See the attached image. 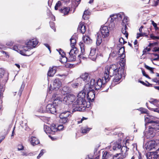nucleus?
Returning a JSON list of instances; mask_svg holds the SVG:
<instances>
[{
    "label": "nucleus",
    "mask_w": 159,
    "mask_h": 159,
    "mask_svg": "<svg viewBox=\"0 0 159 159\" xmlns=\"http://www.w3.org/2000/svg\"><path fill=\"white\" fill-rule=\"evenodd\" d=\"M39 111L41 113H44L47 112L46 107L45 106H42L39 110Z\"/></svg>",
    "instance_id": "obj_33"
},
{
    "label": "nucleus",
    "mask_w": 159,
    "mask_h": 159,
    "mask_svg": "<svg viewBox=\"0 0 159 159\" xmlns=\"http://www.w3.org/2000/svg\"><path fill=\"white\" fill-rule=\"evenodd\" d=\"M52 129H54L53 124L51 125L50 127L47 125H44L43 129L44 131L47 134H54V131Z\"/></svg>",
    "instance_id": "obj_12"
},
{
    "label": "nucleus",
    "mask_w": 159,
    "mask_h": 159,
    "mask_svg": "<svg viewBox=\"0 0 159 159\" xmlns=\"http://www.w3.org/2000/svg\"><path fill=\"white\" fill-rule=\"evenodd\" d=\"M159 129V125L157 123L152 124L148 127V130H146L144 132L145 135L148 138L153 137L155 135V132Z\"/></svg>",
    "instance_id": "obj_5"
},
{
    "label": "nucleus",
    "mask_w": 159,
    "mask_h": 159,
    "mask_svg": "<svg viewBox=\"0 0 159 159\" xmlns=\"http://www.w3.org/2000/svg\"><path fill=\"white\" fill-rule=\"evenodd\" d=\"M145 67L148 70H150V69H151V68H152V67H151L147 65H145Z\"/></svg>",
    "instance_id": "obj_62"
},
{
    "label": "nucleus",
    "mask_w": 159,
    "mask_h": 159,
    "mask_svg": "<svg viewBox=\"0 0 159 159\" xmlns=\"http://www.w3.org/2000/svg\"><path fill=\"white\" fill-rule=\"evenodd\" d=\"M120 148L121 153L122 154L123 158H125L128 155L127 152L128 151L129 148L126 146H121Z\"/></svg>",
    "instance_id": "obj_16"
},
{
    "label": "nucleus",
    "mask_w": 159,
    "mask_h": 159,
    "mask_svg": "<svg viewBox=\"0 0 159 159\" xmlns=\"http://www.w3.org/2000/svg\"><path fill=\"white\" fill-rule=\"evenodd\" d=\"M158 51H159V48H154V51L156 52H157Z\"/></svg>",
    "instance_id": "obj_64"
},
{
    "label": "nucleus",
    "mask_w": 159,
    "mask_h": 159,
    "mask_svg": "<svg viewBox=\"0 0 159 159\" xmlns=\"http://www.w3.org/2000/svg\"><path fill=\"white\" fill-rule=\"evenodd\" d=\"M78 85L79 84L77 83H75L72 84V86L74 88H76L78 87Z\"/></svg>",
    "instance_id": "obj_53"
},
{
    "label": "nucleus",
    "mask_w": 159,
    "mask_h": 159,
    "mask_svg": "<svg viewBox=\"0 0 159 159\" xmlns=\"http://www.w3.org/2000/svg\"><path fill=\"white\" fill-rule=\"evenodd\" d=\"M121 147V145L119 143H116L113 147L114 150H117L120 149Z\"/></svg>",
    "instance_id": "obj_31"
},
{
    "label": "nucleus",
    "mask_w": 159,
    "mask_h": 159,
    "mask_svg": "<svg viewBox=\"0 0 159 159\" xmlns=\"http://www.w3.org/2000/svg\"><path fill=\"white\" fill-rule=\"evenodd\" d=\"M140 111L142 113H147L148 110L142 108Z\"/></svg>",
    "instance_id": "obj_49"
},
{
    "label": "nucleus",
    "mask_w": 159,
    "mask_h": 159,
    "mask_svg": "<svg viewBox=\"0 0 159 159\" xmlns=\"http://www.w3.org/2000/svg\"><path fill=\"white\" fill-rule=\"evenodd\" d=\"M112 158V154L107 151L104 152L102 159H111Z\"/></svg>",
    "instance_id": "obj_20"
},
{
    "label": "nucleus",
    "mask_w": 159,
    "mask_h": 159,
    "mask_svg": "<svg viewBox=\"0 0 159 159\" xmlns=\"http://www.w3.org/2000/svg\"><path fill=\"white\" fill-rule=\"evenodd\" d=\"M50 25L51 28L53 29L54 31H56V29L54 28V23L53 22H50Z\"/></svg>",
    "instance_id": "obj_43"
},
{
    "label": "nucleus",
    "mask_w": 159,
    "mask_h": 159,
    "mask_svg": "<svg viewBox=\"0 0 159 159\" xmlns=\"http://www.w3.org/2000/svg\"><path fill=\"white\" fill-rule=\"evenodd\" d=\"M111 17L112 21H114L115 19H117V14L113 15L111 16Z\"/></svg>",
    "instance_id": "obj_42"
},
{
    "label": "nucleus",
    "mask_w": 159,
    "mask_h": 159,
    "mask_svg": "<svg viewBox=\"0 0 159 159\" xmlns=\"http://www.w3.org/2000/svg\"><path fill=\"white\" fill-rule=\"evenodd\" d=\"M70 11V8L68 7H65L63 9H61V11L63 13L64 15H66L68 14Z\"/></svg>",
    "instance_id": "obj_28"
},
{
    "label": "nucleus",
    "mask_w": 159,
    "mask_h": 159,
    "mask_svg": "<svg viewBox=\"0 0 159 159\" xmlns=\"http://www.w3.org/2000/svg\"><path fill=\"white\" fill-rule=\"evenodd\" d=\"M17 149L18 151L22 150L24 149V146L22 144H19L18 146Z\"/></svg>",
    "instance_id": "obj_41"
},
{
    "label": "nucleus",
    "mask_w": 159,
    "mask_h": 159,
    "mask_svg": "<svg viewBox=\"0 0 159 159\" xmlns=\"http://www.w3.org/2000/svg\"><path fill=\"white\" fill-rule=\"evenodd\" d=\"M96 49H92L90 52L89 57L92 60H94L95 59V57L96 56L95 55Z\"/></svg>",
    "instance_id": "obj_21"
},
{
    "label": "nucleus",
    "mask_w": 159,
    "mask_h": 159,
    "mask_svg": "<svg viewBox=\"0 0 159 159\" xmlns=\"http://www.w3.org/2000/svg\"><path fill=\"white\" fill-rule=\"evenodd\" d=\"M87 119V118H85L84 117H83V118L81 119L80 120L78 121V124L82 123L83 120H86Z\"/></svg>",
    "instance_id": "obj_57"
},
{
    "label": "nucleus",
    "mask_w": 159,
    "mask_h": 159,
    "mask_svg": "<svg viewBox=\"0 0 159 159\" xmlns=\"http://www.w3.org/2000/svg\"><path fill=\"white\" fill-rule=\"evenodd\" d=\"M150 37L152 39H159V37L158 36H156L152 35H151Z\"/></svg>",
    "instance_id": "obj_54"
},
{
    "label": "nucleus",
    "mask_w": 159,
    "mask_h": 159,
    "mask_svg": "<svg viewBox=\"0 0 159 159\" xmlns=\"http://www.w3.org/2000/svg\"><path fill=\"white\" fill-rule=\"evenodd\" d=\"M69 59L70 61H74L76 58V55L75 54H69Z\"/></svg>",
    "instance_id": "obj_32"
},
{
    "label": "nucleus",
    "mask_w": 159,
    "mask_h": 159,
    "mask_svg": "<svg viewBox=\"0 0 159 159\" xmlns=\"http://www.w3.org/2000/svg\"><path fill=\"white\" fill-rule=\"evenodd\" d=\"M156 146V143L155 141H150L147 144V149H148L149 150H151L154 148Z\"/></svg>",
    "instance_id": "obj_15"
},
{
    "label": "nucleus",
    "mask_w": 159,
    "mask_h": 159,
    "mask_svg": "<svg viewBox=\"0 0 159 159\" xmlns=\"http://www.w3.org/2000/svg\"><path fill=\"white\" fill-rule=\"evenodd\" d=\"M61 85V83L60 79L58 78L55 79L53 81V87L54 89L56 90L58 89Z\"/></svg>",
    "instance_id": "obj_13"
},
{
    "label": "nucleus",
    "mask_w": 159,
    "mask_h": 159,
    "mask_svg": "<svg viewBox=\"0 0 159 159\" xmlns=\"http://www.w3.org/2000/svg\"><path fill=\"white\" fill-rule=\"evenodd\" d=\"M81 49V53L80 55L78 56L79 57H80V58H81L84 59L86 58L85 57L82 56V55L84 54V53L85 52H84V43L80 42L79 44Z\"/></svg>",
    "instance_id": "obj_17"
},
{
    "label": "nucleus",
    "mask_w": 159,
    "mask_h": 159,
    "mask_svg": "<svg viewBox=\"0 0 159 159\" xmlns=\"http://www.w3.org/2000/svg\"><path fill=\"white\" fill-rule=\"evenodd\" d=\"M44 44L47 48H48V49L50 51V52H51V51L50 50V48L49 45L47 43H44Z\"/></svg>",
    "instance_id": "obj_58"
},
{
    "label": "nucleus",
    "mask_w": 159,
    "mask_h": 159,
    "mask_svg": "<svg viewBox=\"0 0 159 159\" xmlns=\"http://www.w3.org/2000/svg\"><path fill=\"white\" fill-rule=\"evenodd\" d=\"M24 87L25 84L23 82L18 93V95H19V96H20L22 93V92L23 91V89L24 88Z\"/></svg>",
    "instance_id": "obj_30"
},
{
    "label": "nucleus",
    "mask_w": 159,
    "mask_h": 159,
    "mask_svg": "<svg viewBox=\"0 0 159 159\" xmlns=\"http://www.w3.org/2000/svg\"><path fill=\"white\" fill-rule=\"evenodd\" d=\"M5 73V70L2 68H0V78H2Z\"/></svg>",
    "instance_id": "obj_36"
},
{
    "label": "nucleus",
    "mask_w": 159,
    "mask_h": 159,
    "mask_svg": "<svg viewBox=\"0 0 159 159\" xmlns=\"http://www.w3.org/2000/svg\"><path fill=\"white\" fill-rule=\"evenodd\" d=\"M3 85L2 84H0V92H2L3 90Z\"/></svg>",
    "instance_id": "obj_59"
},
{
    "label": "nucleus",
    "mask_w": 159,
    "mask_h": 159,
    "mask_svg": "<svg viewBox=\"0 0 159 159\" xmlns=\"http://www.w3.org/2000/svg\"><path fill=\"white\" fill-rule=\"evenodd\" d=\"M53 126L54 129H53V131H54V133L58 130H62L64 127L63 125H58L54 124H53Z\"/></svg>",
    "instance_id": "obj_23"
},
{
    "label": "nucleus",
    "mask_w": 159,
    "mask_h": 159,
    "mask_svg": "<svg viewBox=\"0 0 159 159\" xmlns=\"http://www.w3.org/2000/svg\"><path fill=\"white\" fill-rule=\"evenodd\" d=\"M56 67H53L52 68H50L48 72V75L49 76H52L56 73Z\"/></svg>",
    "instance_id": "obj_22"
},
{
    "label": "nucleus",
    "mask_w": 159,
    "mask_h": 159,
    "mask_svg": "<svg viewBox=\"0 0 159 159\" xmlns=\"http://www.w3.org/2000/svg\"><path fill=\"white\" fill-rule=\"evenodd\" d=\"M119 42L120 43H123V44H124L125 43H126V42L124 41V39L122 38H121L119 39Z\"/></svg>",
    "instance_id": "obj_50"
},
{
    "label": "nucleus",
    "mask_w": 159,
    "mask_h": 159,
    "mask_svg": "<svg viewBox=\"0 0 159 159\" xmlns=\"http://www.w3.org/2000/svg\"><path fill=\"white\" fill-rule=\"evenodd\" d=\"M28 45L31 46V47L35 48L38 44L39 42L38 40L36 38H33L30 39L27 42Z\"/></svg>",
    "instance_id": "obj_14"
},
{
    "label": "nucleus",
    "mask_w": 159,
    "mask_h": 159,
    "mask_svg": "<svg viewBox=\"0 0 159 159\" xmlns=\"http://www.w3.org/2000/svg\"><path fill=\"white\" fill-rule=\"evenodd\" d=\"M81 78L84 81L86 82L87 81L88 83L90 82V81L91 79H90L89 77V75L87 73H85L82 75L80 76Z\"/></svg>",
    "instance_id": "obj_19"
},
{
    "label": "nucleus",
    "mask_w": 159,
    "mask_h": 159,
    "mask_svg": "<svg viewBox=\"0 0 159 159\" xmlns=\"http://www.w3.org/2000/svg\"><path fill=\"white\" fill-rule=\"evenodd\" d=\"M43 151L44 150L43 149H42L40 153L37 157V159H39V158L43 155L44 153Z\"/></svg>",
    "instance_id": "obj_44"
},
{
    "label": "nucleus",
    "mask_w": 159,
    "mask_h": 159,
    "mask_svg": "<svg viewBox=\"0 0 159 159\" xmlns=\"http://www.w3.org/2000/svg\"><path fill=\"white\" fill-rule=\"evenodd\" d=\"M27 42L26 43L25 45L23 47V50H20V53L23 56H29L33 54L32 52H30V51L33 48L30 45L28 44Z\"/></svg>",
    "instance_id": "obj_6"
},
{
    "label": "nucleus",
    "mask_w": 159,
    "mask_h": 159,
    "mask_svg": "<svg viewBox=\"0 0 159 159\" xmlns=\"http://www.w3.org/2000/svg\"><path fill=\"white\" fill-rule=\"evenodd\" d=\"M152 81L155 82H156V83L158 84V80H157V78H154L152 80Z\"/></svg>",
    "instance_id": "obj_60"
},
{
    "label": "nucleus",
    "mask_w": 159,
    "mask_h": 159,
    "mask_svg": "<svg viewBox=\"0 0 159 159\" xmlns=\"http://www.w3.org/2000/svg\"><path fill=\"white\" fill-rule=\"evenodd\" d=\"M69 88L68 87H64L62 89V90L65 91L66 93H67L69 92Z\"/></svg>",
    "instance_id": "obj_47"
},
{
    "label": "nucleus",
    "mask_w": 159,
    "mask_h": 159,
    "mask_svg": "<svg viewBox=\"0 0 159 159\" xmlns=\"http://www.w3.org/2000/svg\"><path fill=\"white\" fill-rule=\"evenodd\" d=\"M71 116V113L69 111L62 112L59 115L60 121L62 123H66L68 122V119Z\"/></svg>",
    "instance_id": "obj_7"
},
{
    "label": "nucleus",
    "mask_w": 159,
    "mask_h": 159,
    "mask_svg": "<svg viewBox=\"0 0 159 159\" xmlns=\"http://www.w3.org/2000/svg\"><path fill=\"white\" fill-rule=\"evenodd\" d=\"M91 129L89 128H85L82 130V133H87Z\"/></svg>",
    "instance_id": "obj_37"
},
{
    "label": "nucleus",
    "mask_w": 159,
    "mask_h": 159,
    "mask_svg": "<svg viewBox=\"0 0 159 159\" xmlns=\"http://www.w3.org/2000/svg\"><path fill=\"white\" fill-rule=\"evenodd\" d=\"M13 49L16 51L20 53V50L18 48V47L16 45L14 46L13 47Z\"/></svg>",
    "instance_id": "obj_46"
},
{
    "label": "nucleus",
    "mask_w": 159,
    "mask_h": 159,
    "mask_svg": "<svg viewBox=\"0 0 159 159\" xmlns=\"http://www.w3.org/2000/svg\"><path fill=\"white\" fill-rule=\"evenodd\" d=\"M146 156L147 159H159V148L155 152H148Z\"/></svg>",
    "instance_id": "obj_9"
},
{
    "label": "nucleus",
    "mask_w": 159,
    "mask_h": 159,
    "mask_svg": "<svg viewBox=\"0 0 159 159\" xmlns=\"http://www.w3.org/2000/svg\"><path fill=\"white\" fill-rule=\"evenodd\" d=\"M59 54L61 55L62 57H65V53L63 51V50L61 49H60L59 50Z\"/></svg>",
    "instance_id": "obj_39"
},
{
    "label": "nucleus",
    "mask_w": 159,
    "mask_h": 159,
    "mask_svg": "<svg viewBox=\"0 0 159 159\" xmlns=\"http://www.w3.org/2000/svg\"><path fill=\"white\" fill-rule=\"evenodd\" d=\"M70 45L71 47H74L76 43V37L75 36L73 35L70 38Z\"/></svg>",
    "instance_id": "obj_26"
},
{
    "label": "nucleus",
    "mask_w": 159,
    "mask_h": 159,
    "mask_svg": "<svg viewBox=\"0 0 159 159\" xmlns=\"http://www.w3.org/2000/svg\"><path fill=\"white\" fill-rule=\"evenodd\" d=\"M89 14H90L89 11L88 10H85L84 12V14L83 16V18H84L85 15H89Z\"/></svg>",
    "instance_id": "obj_45"
},
{
    "label": "nucleus",
    "mask_w": 159,
    "mask_h": 159,
    "mask_svg": "<svg viewBox=\"0 0 159 159\" xmlns=\"http://www.w3.org/2000/svg\"><path fill=\"white\" fill-rule=\"evenodd\" d=\"M83 39L84 43L86 44H89L92 42V40L89 36H85L83 37Z\"/></svg>",
    "instance_id": "obj_27"
},
{
    "label": "nucleus",
    "mask_w": 159,
    "mask_h": 159,
    "mask_svg": "<svg viewBox=\"0 0 159 159\" xmlns=\"http://www.w3.org/2000/svg\"><path fill=\"white\" fill-rule=\"evenodd\" d=\"M117 14V19L118 20H121L122 19V17L123 16V14H122V15L121 14H120L119 13Z\"/></svg>",
    "instance_id": "obj_48"
},
{
    "label": "nucleus",
    "mask_w": 159,
    "mask_h": 159,
    "mask_svg": "<svg viewBox=\"0 0 159 159\" xmlns=\"http://www.w3.org/2000/svg\"><path fill=\"white\" fill-rule=\"evenodd\" d=\"M125 52V49L124 47H121L120 48L119 51L117 52L119 57H120L122 58V60L120 64H122V66H124L125 64V61L124 60V58L125 57V55L124 54Z\"/></svg>",
    "instance_id": "obj_11"
},
{
    "label": "nucleus",
    "mask_w": 159,
    "mask_h": 159,
    "mask_svg": "<svg viewBox=\"0 0 159 159\" xmlns=\"http://www.w3.org/2000/svg\"><path fill=\"white\" fill-rule=\"evenodd\" d=\"M75 97L73 94H69L64 97L63 99H62V101L64 103L67 105L71 104L75 99Z\"/></svg>",
    "instance_id": "obj_8"
},
{
    "label": "nucleus",
    "mask_w": 159,
    "mask_h": 159,
    "mask_svg": "<svg viewBox=\"0 0 159 159\" xmlns=\"http://www.w3.org/2000/svg\"><path fill=\"white\" fill-rule=\"evenodd\" d=\"M157 44V42H155V43H150L149 44V45L148 46H153V45H156Z\"/></svg>",
    "instance_id": "obj_63"
},
{
    "label": "nucleus",
    "mask_w": 159,
    "mask_h": 159,
    "mask_svg": "<svg viewBox=\"0 0 159 159\" xmlns=\"http://www.w3.org/2000/svg\"><path fill=\"white\" fill-rule=\"evenodd\" d=\"M100 33L99 32L97 34L96 39V44L99 46L103 41L107 42L108 39L107 38L109 34V31L107 26H103L100 29Z\"/></svg>",
    "instance_id": "obj_3"
},
{
    "label": "nucleus",
    "mask_w": 159,
    "mask_h": 159,
    "mask_svg": "<svg viewBox=\"0 0 159 159\" xmlns=\"http://www.w3.org/2000/svg\"><path fill=\"white\" fill-rule=\"evenodd\" d=\"M3 93L2 92H0V102H2V98Z\"/></svg>",
    "instance_id": "obj_61"
},
{
    "label": "nucleus",
    "mask_w": 159,
    "mask_h": 159,
    "mask_svg": "<svg viewBox=\"0 0 159 159\" xmlns=\"http://www.w3.org/2000/svg\"><path fill=\"white\" fill-rule=\"evenodd\" d=\"M150 50L151 49L150 48H148L147 47L145 49H144L143 52V53H144L145 52H146L147 51L149 52L150 51Z\"/></svg>",
    "instance_id": "obj_56"
},
{
    "label": "nucleus",
    "mask_w": 159,
    "mask_h": 159,
    "mask_svg": "<svg viewBox=\"0 0 159 159\" xmlns=\"http://www.w3.org/2000/svg\"><path fill=\"white\" fill-rule=\"evenodd\" d=\"M123 72L122 68L120 67L118 68L116 65L107 66L105 67L103 76L102 80L99 79L95 83L94 79H91L90 82L85 84L84 90H88V89H91L93 87L96 90H99L109 81L111 78L113 76H114L113 82H117L121 79Z\"/></svg>",
    "instance_id": "obj_1"
},
{
    "label": "nucleus",
    "mask_w": 159,
    "mask_h": 159,
    "mask_svg": "<svg viewBox=\"0 0 159 159\" xmlns=\"http://www.w3.org/2000/svg\"><path fill=\"white\" fill-rule=\"evenodd\" d=\"M31 144L33 146H34L39 143V139L35 137L32 136L30 139Z\"/></svg>",
    "instance_id": "obj_18"
},
{
    "label": "nucleus",
    "mask_w": 159,
    "mask_h": 159,
    "mask_svg": "<svg viewBox=\"0 0 159 159\" xmlns=\"http://www.w3.org/2000/svg\"><path fill=\"white\" fill-rule=\"evenodd\" d=\"M61 103L62 104V99L60 98H56L54 99L53 104H49L46 107L47 112L54 114L59 109V110L62 109V108L60 109V105H58V104Z\"/></svg>",
    "instance_id": "obj_4"
},
{
    "label": "nucleus",
    "mask_w": 159,
    "mask_h": 159,
    "mask_svg": "<svg viewBox=\"0 0 159 159\" xmlns=\"http://www.w3.org/2000/svg\"><path fill=\"white\" fill-rule=\"evenodd\" d=\"M21 126L23 127L25 130H27V129L28 126L27 125V124L26 123H24L23 122L21 124Z\"/></svg>",
    "instance_id": "obj_38"
},
{
    "label": "nucleus",
    "mask_w": 159,
    "mask_h": 159,
    "mask_svg": "<svg viewBox=\"0 0 159 159\" xmlns=\"http://www.w3.org/2000/svg\"><path fill=\"white\" fill-rule=\"evenodd\" d=\"M123 25L122 29V32L124 35H125V36L126 38H128V34L127 32V30L128 29L126 25L125 24L124 25Z\"/></svg>",
    "instance_id": "obj_24"
},
{
    "label": "nucleus",
    "mask_w": 159,
    "mask_h": 159,
    "mask_svg": "<svg viewBox=\"0 0 159 159\" xmlns=\"http://www.w3.org/2000/svg\"><path fill=\"white\" fill-rule=\"evenodd\" d=\"M152 24L153 26L155 27L156 30H157L158 29L157 24L155 23L154 21H152Z\"/></svg>",
    "instance_id": "obj_52"
},
{
    "label": "nucleus",
    "mask_w": 159,
    "mask_h": 159,
    "mask_svg": "<svg viewBox=\"0 0 159 159\" xmlns=\"http://www.w3.org/2000/svg\"><path fill=\"white\" fill-rule=\"evenodd\" d=\"M95 96L94 91L93 89H88V90H85L84 87V90L78 94L76 101L73 104L72 112L84 110L86 107H88L86 99H87L90 103V102L93 101Z\"/></svg>",
    "instance_id": "obj_2"
},
{
    "label": "nucleus",
    "mask_w": 159,
    "mask_h": 159,
    "mask_svg": "<svg viewBox=\"0 0 159 159\" xmlns=\"http://www.w3.org/2000/svg\"><path fill=\"white\" fill-rule=\"evenodd\" d=\"M155 119L154 117L148 115L145 116V120L146 122L147 123L150 124L151 125L155 123L158 124V121L154 120Z\"/></svg>",
    "instance_id": "obj_10"
},
{
    "label": "nucleus",
    "mask_w": 159,
    "mask_h": 159,
    "mask_svg": "<svg viewBox=\"0 0 159 159\" xmlns=\"http://www.w3.org/2000/svg\"><path fill=\"white\" fill-rule=\"evenodd\" d=\"M128 21V18L127 17H125L123 20V24L126 23Z\"/></svg>",
    "instance_id": "obj_51"
},
{
    "label": "nucleus",
    "mask_w": 159,
    "mask_h": 159,
    "mask_svg": "<svg viewBox=\"0 0 159 159\" xmlns=\"http://www.w3.org/2000/svg\"><path fill=\"white\" fill-rule=\"evenodd\" d=\"M117 55H118L117 52L116 51H113V52L110 54L109 57H114L117 56Z\"/></svg>",
    "instance_id": "obj_35"
},
{
    "label": "nucleus",
    "mask_w": 159,
    "mask_h": 159,
    "mask_svg": "<svg viewBox=\"0 0 159 159\" xmlns=\"http://www.w3.org/2000/svg\"><path fill=\"white\" fill-rule=\"evenodd\" d=\"M61 5V2L59 1L57 2L56 3L55 7V9L56 10H57L58 9V7L60 6Z\"/></svg>",
    "instance_id": "obj_40"
},
{
    "label": "nucleus",
    "mask_w": 159,
    "mask_h": 159,
    "mask_svg": "<svg viewBox=\"0 0 159 159\" xmlns=\"http://www.w3.org/2000/svg\"><path fill=\"white\" fill-rule=\"evenodd\" d=\"M85 26L83 23H80L79 25L78 29L80 30L81 33L84 34L85 32Z\"/></svg>",
    "instance_id": "obj_25"
},
{
    "label": "nucleus",
    "mask_w": 159,
    "mask_h": 159,
    "mask_svg": "<svg viewBox=\"0 0 159 159\" xmlns=\"http://www.w3.org/2000/svg\"><path fill=\"white\" fill-rule=\"evenodd\" d=\"M148 35L145 33L140 32L139 34H137L136 37L137 39H139L140 37L145 36L148 37Z\"/></svg>",
    "instance_id": "obj_34"
},
{
    "label": "nucleus",
    "mask_w": 159,
    "mask_h": 159,
    "mask_svg": "<svg viewBox=\"0 0 159 159\" xmlns=\"http://www.w3.org/2000/svg\"><path fill=\"white\" fill-rule=\"evenodd\" d=\"M154 105L159 107V100H156L154 102Z\"/></svg>",
    "instance_id": "obj_55"
},
{
    "label": "nucleus",
    "mask_w": 159,
    "mask_h": 159,
    "mask_svg": "<svg viewBox=\"0 0 159 159\" xmlns=\"http://www.w3.org/2000/svg\"><path fill=\"white\" fill-rule=\"evenodd\" d=\"M73 48L70 50V51L69 52V54H75L76 55V53L78 52V50L76 48Z\"/></svg>",
    "instance_id": "obj_29"
}]
</instances>
